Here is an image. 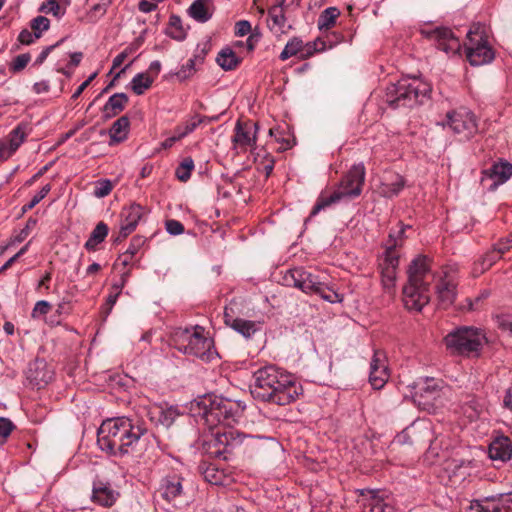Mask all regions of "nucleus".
<instances>
[{"mask_svg":"<svg viewBox=\"0 0 512 512\" xmlns=\"http://www.w3.org/2000/svg\"><path fill=\"white\" fill-rule=\"evenodd\" d=\"M15 429L13 422L5 417H0V444H3Z\"/></svg>","mask_w":512,"mask_h":512,"instance_id":"50","label":"nucleus"},{"mask_svg":"<svg viewBox=\"0 0 512 512\" xmlns=\"http://www.w3.org/2000/svg\"><path fill=\"white\" fill-rule=\"evenodd\" d=\"M235 29L236 35L244 36L251 31V24L246 20H242L236 23Z\"/></svg>","mask_w":512,"mask_h":512,"instance_id":"57","label":"nucleus"},{"mask_svg":"<svg viewBox=\"0 0 512 512\" xmlns=\"http://www.w3.org/2000/svg\"><path fill=\"white\" fill-rule=\"evenodd\" d=\"M251 393L255 399L285 406L296 400V385L292 376L274 365L254 372Z\"/></svg>","mask_w":512,"mask_h":512,"instance_id":"2","label":"nucleus"},{"mask_svg":"<svg viewBox=\"0 0 512 512\" xmlns=\"http://www.w3.org/2000/svg\"><path fill=\"white\" fill-rule=\"evenodd\" d=\"M130 127L129 118L124 115L118 118L111 126L109 130L110 141L109 145H114L126 140Z\"/></svg>","mask_w":512,"mask_h":512,"instance_id":"28","label":"nucleus"},{"mask_svg":"<svg viewBox=\"0 0 512 512\" xmlns=\"http://www.w3.org/2000/svg\"><path fill=\"white\" fill-rule=\"evenodd\" d=\"M31 57L30 54L24 53L16 56L9 66V69L13 73L22 71L29 63Z\"/></svg>","mask_w":512,"mask_h":512,"instance_id":"47","label":"nucleus"},{"mask_svg":"<svg viewBox=\"0 0 512 512\" xmlns=\"http://www.w3.org/2000/svg\"><path fill=\"white\" fill-rule=\"evenodd\" d=\"M303 46L302 40L298 38L291 39L283 49V51L280 54V59L282 61H285L289 59L290 57L296 55L299 51H301Z\"/></svg>","mask_w":512,"mask_h":512,"instance_id":"44","label":"nucleus"},{"mask_svg":"<svg viewBox=\"0 0 512 512\" xmlns=\"http://www.w3.org/2000/svg\"><path fill=\"white\" fill-rule=\"evenodd\" d=\"M510 248H512V232L507 237L500 239L493 246V249H495L501 256Z\"/></svg>","mask_w":512,"mask_h":512,"instance_id":"53","label":"nucleus"},{"mask_svg":"<svg viewBox=\"0 0 512 512\" xmlns=\"http://www.w3.org/2000/svg\"><path fill=\"white\" fill-rule=\"evenodd\" d=\"M166 34L177 41H182L186 38V29L183 27L182 20L178 15L173 14L170 16Z\"/></svg>","mask_w":512,"mask_h":512,"instance_id":"35","label":"nucleus"},{"mask_svg":"<svg viewBox=\"0 0 512 512\" xmlns=\"http://www.w3.org/2000/svg\"><path fill=\"white\" fill-rule=\"evenodd\" d=\"M365 180V167L363 164H356L343 176L338 189L330 196H321L311 211L314 216L322 209L336 203L344 198L358 197L362 192V187Z\"/></svg>","mask_w":512,"mask_h":512,"instance_id":"6","label":"nucleus"},{"mask_svg":"<svg viewBox=\"0 0 512 512\" xmlns=\"http://www.w3.org/2000/svg\"><path fill=\"white\" fill-rule=\"evenodd\" d=\"M466 57L472 66H481L490 63L495 55L488 44L486 28L481 23H474L467 32L465 43Z\"/></svg>","mask_w":512,"mask_h":512,"instance_id":"9","label":"nucleus"},{"mask_svg":"<svg viewBox=\"0 0 512 512\" xmlns=\"http://www.w3.org/2000/svg\"><path fill=\"white\" fill-rule=\"evenodd\" d=\"M210 438L204 441L206 451L214 457L230 453L240 443V436L230 427H214Z\"/></svg>","mask_w":512,"mask_h":512,"instance_id":"13","label":"nucleus"},{"mask_svg":"<svg viewBox=\"0 0 512 512\" xmlns=\"http://www.w3.org/2000/svg\"><path fill=\"white\" fill-rule=\"evenodd\" d=\"M172 341L180 352L196 357H204L212 347V340L205 337L199 327L193 332L187 329L175 332Z\"/></svg>","mask_w":512,"mask_h":512,"instance_id":"11","label":"nucleus"},{"mask_svg":"<svg viewBox=\"0 0 512 512\" xmlns=\"http://www.w3.org/2000/svg\"><path fill=\"white\" fill-rule=\"evenodd\" d=\"M488 454L493 461H509L512 458V441L504 435L496 436L489 444Z\"/></svg>","mask_w":512,"mask_h":512,"instance_id":"19","label":"nucleus"},{"mask_svg":"<svg viewBox=\"0 0 512 512\" xmlns=\"http://www.w3.org/2000/svg\"><path fill=\"white\" fill-rule=\"evenodd\" d=\"M404 234V226L400 228L396 235L394 233H390L385 252L379 259V269L381 273L382 285L383 288L389 293L392 291L395 285L397 268L399 265V255L396 252V247L402 245Z\"/></svg>","mask_w":512,"mask_h":512,"instance_id":"10","label":"nucleus"},{"mask_svg":"<svg viewBox=\"0 0 512 512\" xmlns=\"http://www.w3.org/2000/svg\"><path fill=\"white\" fill-rule=\"evenodd\" d=\"M113 0H86V12L82 21L93 24L104 17Z\"/></svg>","mask_w":512,"mask_h":512,"instance_id":"25","label":"nucleus"},{"mask_svg":"<svg viewBox=\"0 0 512 512\" xmlns=\"http://www.w3.org/2000/svg\"><path fill=\"white\" fill-rule=\"evenodd\" d=\"M340 15L339 10L336 7L326 8L319 16L318 26L320 29H329L334 25L336 19Z\"/></svg>","mask_w":512,"mask_h":512,"instance_id":"42","label":"nucleus"},{"mask_svg":"<svg viewBox=\"0 0 512 512\" xmlns=\"http://www.w3.org/2000/svg\"><path fill=\"white\" fill-rule=\"evenodd\" d=\"M50 190H51L50 184H46L45 186H43L41 188V190L33 196L31 201L28 204L23 206V212L25 213L28 210H31L32 208H34L42 199H44L46 197V195L50 192Z\"/></svg>","mask_w":512,"mask_h":512,"instance_id":"49","label":"nucleus"},{"mask_svg":"<svg viewBox=\"0 0 512 512\" xmlns=\"http://www.w3.org/2000/svg\"><path fill=\"white\" fill-rule=\"evenodd\" d=\"M218 117H207L195 115L190 120L186 121L185 124L176 127V132H179V136L185 137L189 133L193 132L200 124L205 121L211 122L216 121Z\"/></svg>","mask_w":512,"mask_h":512,"instance_id":"37","label":"nucleus"},{"mask_svg":"<svg viewBox=\"0 0 512 512\" xmlns=\"http://www.w3.org/2000/svg\"><path fill=\"white\" fill-rule=\"evenodd\" d=\"M503 403L507 409L512 411V383L505 393Z\"/></svg>","mask_w":512,"mask_h":512,"instance_id":"64","label":"nucleus"},{"mask_svg":"<svg viewBox=\"0 0 512 512\" xmlns=\"http://www.w3.org/2000/svg\"><path fill=\"white\" fill-rule=\"evenodd\" d=\"M405 185V180L402 176L395 174L392 176V179L386 182H383L380 186V194L384 197L391 198L393 196L398 195V193L403 189Z\"/></svg>","mask_w":512,"mask_h":512,"instance_id":"32","label":"nucleus"},{"mask_svg":"<svg viewBox=\"0 0 512 512\" xmlns=\"http://www.w3.org/2000/svg\"><path fill=\"white\" fill-rule=\"evenodd\" d=\"M97 73H93L92 75H90L88 77L87 80H85L78 88L77 90L73 93L72 95V99H77L81 94L82 92L89 86V84L91 83V81L96 77Z\"/></svg>","mask_w":512,"mask_h":512,"instance_id":"61","label":"nucleus"},{"mask_svg":"<svg viewBox=\"0 0 512 512\" xmlns=\"http://www.w3.org/2000/svg\"><path fill=\"white\" fill-rule=\"evenodd\" d=\"M362 512H394V509L375 492L369 491L362 499Z\"/></svg>","mask_w":512,"mask_h":512,"instance_id":"29","label":"nucleus"},{"mask_svg":"<svg viewBox=\"0 0 512 512\" xmlns=\"http://www.w3.org/2000/svg\"><path fill=\"white\" fill-rule=\"evenodd\" d=\"M441 396V387L435 379L419 382L414 393V401L423 409L430 410Z\"/></svg>","mask_w":512,"mask_h":512,"instance_id":"15","label":"nucleus"},{"mask_svg":"<svg viewBox=\"0 0 512 512\" xmlns=\"http://www.w3.org/2000/svg\"><path fill=\"white\" fill-rule=\"evenodd\" d=\"M431 93V85L421 79H402L387 87L386 102L393 108L422 103Z\"/></svg>","mask_w":512,"mask_h":512,"instance_id":"5","label":"nucleus"},{"mask_svg":"<svg viewBox=\"0 0 512 512\" xmlns=\"http://www.w3.org/2000/svg\"><path fill=\"white\" fill-rule=\"evenodd\" d=\"M60 42L54 44V45H50L48 47H46L39 55L38 57L36 58L35 62H34V65H42L44 63V61L46 60V58L48 57V55L50 54V52L52 50H54L58 45H59Z\"/></svg>","mask_w":512,"mask_h":512,"instance_id":"58","label":"nucleus"},{"mask_svg":"<svg viewBox=\"0 0 512 512\" xmlns=\"http://www.w3.org/2000/svg\"><path fill=\"white\" fill-rule=\"evenodd\" d=\"M216 62L222 69L229 71L234 70L240 64L241 59L231 48L226 47L218 53Z\"/></svg>","mask_w":512,"mask_h":512,"instance_id":"31","label":"nucleus"},{"mask_svg":"<svg viewBox=\"0 0 512 512\" xmlns=\"http://www.w3.org/2000/svg\"><path fill=\"white\" fill-rule=\"evenodd\" d=\"M444 342L452 355L477 357L487 339L482 330L472 326H462L448 333Z\"/></svg>","mask_w":512,"mask_h":512,"instance_id":"4","label":"nucleus"},{"mask_svg":"<svg viewBox=\"0 0 512 512\" xmlns=\"http://www.w3.org/2000/svg\"><path fill=\"white\" fill-rule=\"evenodd\" d=\"M183 136H179V132H176V129L174 130V134L165 139L161 146L164 148V149H168V148H171L178 140L182 139Z\"/></svg>","mask_w":512,"mask_h":512,"instance_id":"63","label":"nucleus"},{"mask_svg":"<svg viewBox=\"0 0 512 512\" xmlns=\"http://www.w3.org/2000/svg\"><path fill=\"white\" fill-rule=\"evenodd\" d=\"M439 305L447 308L453 304L456 297V284L453 279L445 274L440 277L435 286Z\"/></svg>","mask_w":512,"mask_h":512,"instance_id":"20","label":"nucleus"},{"mask_svg":"<svg viewBox=\"0 0 512 512\" xmlns=\"http://www.w3.org/2000/svg\"><path fill=\"white\" fill-rule=\"evenodd\" d=\"M429 38L435 42L438 49L446 54H457L461 49L459 39L449 28L438 27L429 32Z\"/></svg>","mask_w":512,"mask_h":512,"instance_id":"18","label":"nucleus"},{"mask_svg":"<svg viewBox=\"0 0 512 512\" xmlns=\"http://www.w3.org/2000/svg\"><path fill=\"white\" fill-rule=\"evenodd\" d=\"M128 103V96L125 93L112 95L104 105L103 114L106 119L115 117L121 113Z\"/></svg>","mask_w":512,"mask_h":512,"instance_id":"30","label":"nucleus"},{"mask_svg":"<svg viewBox=\"0 0 512 512\" xmlns=\"http://www.w3.org/2000/svg\"><path fill=\"white\" fill-rule=\"evenodd\" d=\"M50 21L44 16H37L31 21V29L35 38H40L43 31L49 29Z\"/></svg>","mask_w":512,"mask_h":512,"instance_id":"46","label":"nucleus"},{"mask_svg":"<svg viewBox=\"0 0 512 512\" xmlns=\"http://www.w3.org/2000/svg\"><path fill=\"white\" fill-rule=\"evenodd\" d=\"M166 230L171 235H180L184 232V226L178 220L170 219L165 223Z\"/></svg>","mask_w":512,"mask_h":512,"instance_id":"54","label":"nucleus"},{"mask_svg":"<svg viewBox=\"0 0 512 512\" xmlns=\"http://www.w3.org/2000/svg\"><path fill=\"white\" fill-rule=\"evenodd\" d=\"M53 375L54 372L43 359L32 361L26 371L27 380L37 389L45 387L52 380Z\"/></svg>","mask_w":512,"mask_h":512,"instance_id":"17","label":"nucleus"},{"mask_svg":"<svg viewBox=\"0 0 512 512\" xmlns=\"http://www.w3.org/2000/svg\"><path fill=\"white\" fill-rule=\"evenodd\" d=\"M257 123L237 121L232 138L233 148L245 152L254 148L257 141Z\"/></svg>","mask_w":512,"mask_h":512,"instance_id":"14","label":"nucleus"},{"mask_svg":"<svg viewBox=\"0 0 512 512\" xmlns=\"http://www.w3.org/2000/svg\"><path fill=\"white\" fill-rule=\"evenodd\" d=\"M496 499L501 512H512V493L501 495Z\"/></svg>","mask_w":512,"mask_h":512,"instance_id":"55","label":"nucleus"},{"mask_svg":"<svg viewBox=\"0 0 512 512\" xmlns=\"http://www.w3.org/2000/svg\"><path fill=\"white\" fill-rule=\"evenodd\" d=\"M194 169V161L191 157H187L183 159L180 165L176 169V177L182 181L186 182L190 176L191 172Z\"/></svg>","mask_w":512,"mask_h":512,"instance_id":"43","label":"nucleus"},{"mask_svg":"<svg viewBox=\"0 0 512 512\" xmlns=\"http://www.w3.org/2000/svg\"><path fill=\"white\" fill-rule=\"evenodd\" d=\"M146 434L147 429L135 424L130 418L116 417L102 422L97 433V443L108 454L123 456L133 453Z\"/></svg>","mask_w":512,"mask_h":512,"instance_id":"1","label":"nucleus"},{"mask_svg":"<svg viewBox=\"0 0 512 512\" xmlns=\"http://www.w3.org/2000/svg\"><path fill=\"white\" fill-rule=\"evenodd\" d=\"M40 11L45 13H52L55 17L60 18L64 15V10L60 7L56 0H48L40 7Z\"/></svg>","mask_w":512,"mask_h":512,"instance_id":"48","label":"nucleus"},{"mask_svg":"<svg viewBox=\"0 0 512 512\" xmlns=\"http://www.w3.org/2000/svg\"><path fill=\"white\" fill-rule=\"evenodd\" d=\"M501 258V255L492 248V250L488 251L486 254H484L475 264H474V273L475 274H482L488 269H490L493 264H495L499 259Z\"/></svg>","mask_w":512,"mask_h":512,"instance_id":"36","label":"nucleus"},{"mask_svg":"<svg viewBox=\"0 0 512 512\" xmlns=\"http://www.w3.org/2000/svg\"><path fill=\"white\" fill-rule=\"evenodd\" d=\"M35 225H36V220L29 219L27 221V224H26L25 228L21 230V232L19 233V235L16 237L15 240L17 242L23 241L29 235L30 228L35 226Z\"/></svg>","mask_w":512,"mask_h":512,"instance_id":"62","label":"nucleus"},{"mask_svg":"<svg viewBox=\"0 0 512 512\" xmlns=\"http://www.w3.org/2000/svg\"><path fill=\"white\" fill-rule=\"evenodd\" d=\"M195 59H189L185 65L182 66L181 70L178 72V76L182 78H187L195 71Z\"/></svg>","mask_w":512,"mask_h":512,"instance_id":"56","label":"nucleus"},{"mask_svg":"<svg viewBox=\"0 0 512 512\" xmlns=\"http://www.w3.org/2000/svg\"><path fill=\"white\" fill-rule=\"evenodd\" d=\"M117 498V493L109 486L103 483L93 486L92 501L103 507H111Z\"/></svg>","mask_w":512,"mask_h":512,"instance_id":"26","label":"nucleus"},{"mask_svg":"<svg viewBox=\"0 0 512 512\" xmlns=\"http://www.w3.org/2000/svg\"><path fill=\"white\" fill-rule=\"evenodd\" d=\"M144 243V240L142 237L136 236L133 237L130 247L126 250L127 253H129L132 257L137 253L139 247Z\"/></svg>","mask_w":512,"mask_h":512,"instance_id":"59","label":"nucleus"},{"mask_svg":"<svg viewBox=\"0 0 512 512\" xmlns=\"http://www.w3.org/2000/svg\"><path fill=\"white\" fill-rule=\"evenodd\" d=\"M177 415L176 409L172 407L164 409L161 406H155L149 411L150 420L166 428L173 424Z\"/></svg>","mask_w":512,"mask_h":512,"instance_id":"27","label":"nucleus"},{"mask_svg":"<svg viewBox=\"0 0 512 512\" xmlns=\"http://www.w3.org/2000/svg\"><path fill=\"white\" fill-rule=\"evenodd\" d=\"M209 0H195L188 9L189 15L198 22H206L211 18L208 10Z\"/></svg>","mask_w":512,"mask_h":512,"instance_id":"34","label":"nucleus"},{"mask_svg":"<svg viewBox=\"0 0 512 512\" xmlns=\"http://www.w3.org/2000/svg\"><path fill=\"white\" fill-rule=\"evenodd\" d=\"M51 310V304L45 300L38 301L33 310L32 318H39L40 316L46 315Z\"/></svg>","mask_w":512,"mask_h":512,"instance_id":"52","label":"nucleus"},{"mask_svg":"<svg viewBox=\"0 0 512 512\" xmlns=\"http://www.w3.org/2000/svg\"><path fill=\"white\" fill-rule=\"evenodd\" d=\"M143 215V208L138 204H132L129 207L123 209L122 216L124 217L123 223L129 225V227L136 228L139 220Z\"/></svg>","mask_w":512,"mask_h":512,"instance_id":"38","label":"nucleus"},{"mask_svg":"<svg viewBox=\"0 0 512 512\" xmlns=\"http://www.w3.org/2000/svg\"><path fill=\"white\" fill-rule=\"evenodd\" d=\"M183 478L180 475H168L162 479L159 493L168 502L180 497L183 493Z\"/></svg>","mask_w":512,"mask_h":512,"instance_id":"22","label":"nucleus"},{"mask_svg":"<svg viewBox=\"0 0 512 512\" xmlns=\"http://www.w3.org/2000/svg\"><path fill=\"white\" fill-rule=\"evenodd\" d=\"M407 275V283L402 289L404 306L420 312L430 301V285L435 280L431 260L427 256H417L411 261Z\"/></svg>","mask_w":512,"mask_h":512,"instance_id":"3","label":"nucleus"},{"mask_svg":"<svg viewBox=\"0 0 512 512\" xmlns=\"http://www.w3.org/2000/svg\"><path fill=\"white\" fill-rule=\"evenodd\" d=\"M470 512H501L496 498L476 500L471 503Z\"/></svg>","mask_w":512,"mask_h":512,"instance_id":"39","label":"nucleus"},{"mask_svg":"<svg viewBox=\"0 0 512 512\" xmlns=\"http://www.w3.org/2000/svg\"><path fill=\"white\" fill-rule=\"evenodd\" d=\"M389 376L390 374L385 353L382 351H375L370 363V384L374 389L379 390L384 387Z\"/></svg>","mask_w":512,"mask_h":512,"instance_id":"16","label":"nucleus"},{"mask_svg":"<svg viewBox=\"0 0 512 512\" xmlns=\"http://www.w3.org/2000/svg\"><path fill=\"white\" fill-rule=\"evenodd\" d=\"M284 281L288 286L298 288L307 294H317L330 303L342 301V297L321 281L318 275L312 274L303 268L288 270L284 275Z\"/></svg>","mask_w":512,"mask_h":512,"instance_id":"8","label":"nucleus"},{"mask_svg":"<svg viewBox=\"0 0 512 512\" xmlns=\"http://www.w3.org/2000/svg\"><path fill=\"white\" fill-rule=\"evenodd\" d=\"M285 13H286V10L281 8V6H272L268 10L267 24H268L269 29L275 35L285 34L292 27L290 24L287 23Z\"/></svg>","mask_w":512,"mask_h":512,"instance_id":"23","label":"nucleus"},{"mask_svg":"<svg viewBox=\"0 0 512 512\" xmlns=\"http://www.w3.org/2000/svg\"><path fill=\"white\" fill-rule=\"evenodd\" d=\"M108 231V226L104 222H99L86 241L85 248L89 251H95L97 245L102 243L107 237Z\"/></svg>","mask_w":512,"mask_h":512,"instance_id":"33","label":"nucleus"},{"mask_svg":"<svg viewBox=\"0 0 512 512\" xmlns=\"http://www.w3.org/2000/svg\"><path fill=\"white\" fill-rule=\"evenodd\" d=\"M153 81L154 79L150 77L148 74L139 73L136 76H134L131 81L132 90L136 95H142L145 92V90L150 88Z\"/></svg>","mask_w":512,"mask_h":512,"instance_id":"41","label":"nucleus"},{"mask_svg":"<svg viewBox=\"0 0 512 512\" xmlns=\"http://www.w3.org/2000/svg\"><path fill=\"white\" fill-rule=\"evenodd\" d=\"M471 468V461H453V463L449 466V476L450 478L454 477L456 480H464L467 475H469V470Z\"/></svg>","mask_w":512,"mask_h":512,"instance_id":"40","label":"nucleus"},{"mask_svg":"<svg viewBox=\"0 0 512 512\" xmlns=\"http://www.w3.org/2000/svg\"><path fill=\"white\" fill-rule=\"evenodd\" d=\"M35 36H34V32H30L29 30H22L18 36V40L22 43V44H31L33 41H34Z\"/></svg>","mask_w":512,"mask_h":512,"instance_id":"60","label":"nucleus"},{"mask_svg":"<svg viewBox=\"0 0 512 512\" xmlns=\"http://www.w3.org/2000/svg\"><path fill=\"white\" fill-rule=\"evenodd\" d=\"M204 424L213 430L214 427H231L235 422V404L223 397L204 396L198 403Z\"/></svg>","mask_w":512,"mask_h":512,"instance_id":"7","label":"nucleus"},{"mask_svg":"<svg viewBox=\"0 0 512 512\" xmlns=\"http://www.w3.org/2000/svg\"><path fill=\"white\" fill-rule=\"evenodd\" d=\"M448 126L460 140H469L478 132L477 118L466 108L453 110L446 114L444 126Z\"/></svg>","mask_w":512,"mask_h":512,"instance_id":"12","label":"nucleus"},{"mask_svg":"<svg viewBox=\"0 0 512 512\" xmlns=\"http://www.w3.org/2000/svg\"><path fill=\"white\" fill-rule=\"evenodd\" d=\"M113 189L112 182L108 179H103L97 182L94 190V195L98 198H103L111 193Z\"/></svg>","mask_w":512,"mask_h":512,"instance_id":"51","label":"nucleus"},{"mask_svg":"<svg viewBox=\"0 0 512 512\" xmlns=\"http://www.w3.org/2000/svg\"><path fill=\"white\" fill-rule=\"evenodd\" d=\"M232 309L225 307L224 322L227 326L231 327L246 338L251 337L258 329V324L254 321L235 318L232 315Z\"/></svg>","mask_w":512,"mask_h":512,"instance_id":"21","label":"nucleus"},{"mask_svg":"<svg viewBox=\"0 0 512 512\" xmlns=\"http://www.w3.org/2000/svg\"><path fill=\"white\" fill-rule=\"evenodd\" d=\"M483 174L493 180L491 188L494 189L512 176V164L501 160L494 163L489 169L484 170Z\"/></svg>","mask_w":512,"mask_h":512,"instance_id":"24","label":"nucleus"},{"mask_svg":"<svg viewBox=\"0 0 512 512\" xmlns=\"http://www.w3.org/2000/svg\"><path fill=\"white\" fill-rule=\"evenodd\" d=\"M24 139H25V131L21 125H18L10 133V139H9L10 154L15 152L19 148V146L23 143Z\"/></svg>","mask_w":512,"mask_h":512,"instance_id":"45","label":"nucleus"}]
</instances>
